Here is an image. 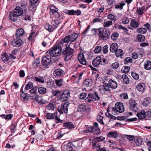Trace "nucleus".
Returning a JSON list of instances; mask_svg holds the SVG:
<instances>
[{
	"mask_svg": "<svg viewBox=\"0 0 151 151\" xmlns=\"http://www.w3.org/2000/svg\"><path fill=\"white\" fill-rule=\"evenodd\" d=\"M23 11L20 6H17L13 11L10 12L9 14V18L11 21L14 22L17 20V17L22 15Z\"/></svg>",
	"mask_w": 151,
	"mask_h": 151,
	"instance_id": "obj_1",
	"label": "nucleus"
},
{
	"mask_svg": "<svg viewBox=\"0 0 151 151\" xmlns=\"http://www.w3.org/2000/svg\"><path fill=\"white\" fill-rule=\"evenodd\" d=\"M63 47H62L60 43L58 45L54 46L50 49L47 52V53L49 54L52 57H55L60 55L61 53L62 49Z\"/></svg>",
	"mask_w": 151,
	"mask_h": 151,
	"instance_id": "obj_2",
	"label": "nucleus"
},
{
	"mask_svg": "<svg viewBox=\"0 0 151 151\" xmlns=\"http://www.w3.org/2000/svg\"><path fill=\"white\" fill-rule=\"evenodd\" d=\"M73 45V44L70 43L68 46H66V48L63 50L62 54L64 55L65 60L67 61L71 58L72 55L73 53L74 49L71 48L70 46Z\"/></svg>",
	"mask_w": 151,
	"mask_h": 151,
	"instance_id": "obj_3",
	"label": "nucleus"
},
{
	"mask_svg": "<svg viewBox=\"0 0 151 151\" xmlns=\"http://www.w3.org/2000/svg\"><path fill=\"white\" fill-rule=\"evenodd\" d=\"M117 87V84L115 81L110 79L109 81V83H105L104 85V89L106 91H110L111 88L115 89Z\"/></svg>",
	"mask_w": 151,
	"mask_h": 151,
	"instance_id": "obj_4",
	"label": "nucleus"
},
{
	"mask_svg": "<svg viewBox=\"0 0 151 151\" xmlns=\"http://www.w3.org/2000/svg\"><path fill=\"white\" fill-rule=\"evenodd\" d=\"M51 56L49 54H47V52L45 55L42 57V65L46 68H48L49 65L52 63Z\"/></svg>",
	"mask_w": 151,
	"mask_h": 151,
	"instance_id": "obj_5",
	"label": "nucleus"
},
{
	"mask_svg": "<svg viewBox=\"0 0 151 151\" xmlns=\"http://www.w3.org/2000/svg\"><path fill=\"white\" fill-rule=\"evenodd\" d=\"M124 111V107L123 104L120 102L116 103L115 105V107L113 108L112 112V114H114V113L117 112L121 113Z\"/></svg>",
	"mask_w": 151,
	"mask_h": 151,
	"instance_id": "obj_6",
	"label": "nucleus"
},
{
	"mask_svg": "<svg viewBox=\"0 0 151 151\" xmlns=\"http://www.w3.org/2000/svg\"><path fill=\"white\" fill-rule=\"evenodd\" d=\"M127 104L132 111L134 112H137L138 111V104L134 100L130 99L129 103H127Z\"/></svg>",
	"mask_w": 151,
	"mask_h": 151,
	"instance_id": "obj_7",
	"label": "nucleus"
},
{
	"mask_svg": "<svg viewBox=\"0 0 151 151\" xmlns=\"http://www.w3.org/2000/svg\"><path fill=\"white\" fill-rule=\"evenodd\" d=\"M70 103L69 102H67L63 104H62L58 106V111L62 114L64 113H67L68 111V107Z\"/></svg>",
	"mask_w": 151,
	"mask_h": 151,
	"instance_id": "obj_8",
	"label": "nucleus"
},
{
	"mask_svg": "<svg viewBox=\"0 0 151 151\" xmlns=\"http://www.w3.org/2000/svg\"><path fill=\"white\" fill-rule=\"evenodd\" d=\"M98 125L97 123L94 122L93 124L94 126L88 127L87 131L89 132L93 133L95 134H100L99 132L100 129L98 127Z\"/></svg>",
	"mask_w": 151,
	"mask_h": 151,
	"instance_id": "obj_9",
	"label": "nucleus"
},
{
	"mask_svg": "<svg viewBox=\"0 0 151 151\" xmlns=\"http://www.w3.org/2000/svg\"><path fill=\"white\" fill-rule=\"evenodd\" d=\"M70 92L68 90H66L63 91L61 94H60V99L61 101L63 102L67 101L70 97Z\"/></svg>",
	"mask_w": 151,
	"mask_h": 151,
	"instance_id": "obj_10",
	"label": "nucleus"
},
{
	"mask_svg": "<svg viewBox=\"0 0 151 151\" xmlns=\"http://www.w3.org/2000/svg\"><path fill=\"white\" fill-rule=\"evenodd\" d=\"M99 39L101 40L107 39L109 37V34L107 30L106 29L103 32L101 31L99 32Z\"/></svg>",
	"mask_w": 151,
	"mask_h": 151,
	"instance_id": "obj_11",
	"label": "nucleus"
},
{
	"mask_svg": "<svg viewBox=\"0 0 151 151\" xmlns=\"http://www.w3.org/2000/svg\"><path fill=\"white\" fill-rule=\"evenodd\" d=\"M65 12L67 14L70 15H73L75 14L77 16H78L81 14V11L79 9H78L76 11H75L73 9L71 10H65Z\"/></svg>",
	"mask_w": 151,
	"mask_h": 151,
	"instance_id": "obj_12",
	"label": "nucleus"
},
{
	"mask_svg": "<svg viewBox=\"0 0 151 151\" xmlns=\"http://www.w3.org/2000/svg\"><path fill=\"white\" fill-rule=\"evenodd\" d=\"M22 42L20 39H15L12 40L11 42L12 45L14 47H19L22 45Z\"/></svg>",
	"mask_w": 151,
	"mask_h": 151,
	"instance_id": "obj_13",
	"label": "nucleus"
},
{
	"mask_svg": "<svg viewBox=\"0 0 151 151\" xmlns=\"http://www.w3.org/2000/svg\"><path fill=\"white\" fill-rule=\"evenodd\" d=\"M70 35H67L65 36L63 39H62L59 43L61 45H62V47H65V46H67V44H64V43L70 42Z\"/></svg>",
	"mask_w": 151,
	"mask_h": 151,
	"instance_id": "obj_14",
	"label": "nucleus"
},
{
	"mask_svg": "<svg viewBox=\"0 0 151 151\" xmlns=\"http://www.w3.org/2000/svg\"><path fill=\"white\" fill-rule=\"evenodd\" d=\"M101 58L99 56L96 57L92 61V64L94 66L97 67L100 64H101Z\"/></svg>",
	"mask_w": 151,
	"mask_h": 151,
	"instance_id": "obj_15",
	"label": "nucleus"
},
{
	"mask_svg": "<svg viewBox=\"0 0 151 151\" xmlns=\"http://www.w3.org/2000/svg\"><path fill=\"white\" fill-rule=\"evenodd\" d=\"M78 59L82 64L83 65L86 64V61L84 58V55L83 53H81L79 54L78 56Z\"/></svg>",
	"mask_w": 151,
	"mask_h": 151,
	"instance_id": "obj_16",
	"label": "nucleus"
},
{
	"mask_svg": "<svg viewBox=\"0 0 151 151\" xmlns=\"http://www.w3.org/2000/svg\"><path fill=\"white\" fill-rule=\"evenodd\" d=\"M145 86L143 83H140L138 84L136 86L137 89L139 91L144 92L145 90Z\"/></svg>",
	"mask_w": 151,
	"mask_h": 151,
	"instance_id": "obj_17",
	"label": "nucleus"
},
{
	"mask_svg": "<svg viewBox=\"0 0 151 151\" xmlns=\"http://www.w3.org/2000/svg\"><path fill=\"white\" fill-rule=\"evenodd\" d=\"M63 73V71L62 69H56L54 71V75L55 77L58 78L60 77Z\"/></svg>",
	"mask_w": 151,
	"mask_h": 151,
	"instance_id": "obj_18",
	"label": "nucleus"
},
{
	"mask_svg": "<svg viewBox=\"0 0 151 151\" xmlns=\"http://www.w3.org/2000/svg\"><path fill=\"white\" fill-rule=\"evenodd\" d=\"M24 35V30L22 28H18L16 31V36L17 37H20Z\"/></svg>",
	"mask_w": 151,
	"mask_h": 151,
	"instance_id": "obj_19",
	"label": "nucleus"
},
{
	"mask_svg": "<svg viewBox=\"0 0 151 151\" xmlns=\"http://www.w3.org/2000/svg\"><path fill=\"white\" fill-rule=\"evenodd\" d=\"M71 143H68L65 144L63 147V150L64 151H72L73 148L72 146Z\"/></svg>",
	"mask_w": 151,
	"mask_h": 151,
	"instance_id": "obj_20",
	"label": "nucleus"
},
{
	"mask_svg": "<svg viewBox=\"0 0 151 151\" xmlns=\"http://www.w3.org/2000/svg\"><path fill=\"white\" fill-rule=\"evenodd\" d=\"M118 48V44L116 43L112 44L110 47V51L111 52H114L117 50Z\"/></svg>",
	"mask_w": 151,
	"mask_h": 151,
	"instance_id": "obj_21",
	"label": "nucleus"
},
{
	"mask_svg": "<svg viewBox=\"0 0 151 151\" xmlns=\"http://www.w3.org/2000/svg\"><path fill=\"white\" fill-rule=\"evenodd\" d=\"M78 110L81 112H89L90 109L86 105L81 104L79 105Z\"/></svg>",
	"mask_w": 151,
	"mask_h": 151,
	"instance_id": "obj_22",
	"label": "nucleus"
},
{
	"mask_svg": "<svg viewBox=\"0 0 151 151\" xmlns=\"http://www.w3.org/2000/svg\"><path fill=\"white\" fill-rule=\"evenodd\" d=\"M2 60L6 63H8L10 61L9 56L6 53H4L1 57Z\"/></svg>",
	"mask_w": 151,
	"mask_h": 151,
	"instance_id": "obj_23",
	"label": "nucleus"
},
{
	"mask_svg": "<svg viewBox=\"0 0 151 151\" xmlns=\"http://www.w3.org/2000/svg\"><path fill=\"white\" fill-rule=\"evenodd\" d=\"M35 99L38 103L41 104H44L46 102V101L42 99V96H36Z\"/></svg>",
	"mask_w": 151,
	"mask_h": 151,
	"instance_id": "obj_24",
	"label": "nucleus"
},
{
	"mask_svg": "<svg viewBox=\"0 0 151 151\" xmlns=\"http://www.w3.org/2000/svg\"><path fill=\"white\" fill-rule=\"evenodd\" d=\"M83 85L87 87L91 86L93 84V81L92 80L86 79L83 81Z\"/></svg>",
	"mask_w": 151,
	"mask_h": 151,
	"instance_id": "obj_25",
	"label": "nucleus"
},
{
	"mask_svg": "<svg viewBox=\"0 0 151 151\" xmlns=\"http://www.w3.org/2000/svg\"><path fill=\"white\" fill-rule=\"evenodd\" d=\"M146 115V112L144 110H142L140 112L138 113L137 116L139 119H142L145 117Z\"/></svg>",
	"mask_w": 151,
	"mask_h": 151,
	"instance_id": "obj_26",
	"label": "nucleus"
},
{
	"mask_svg": "<svg viewBox=\"0 0 151 151\" xmlns=\"http://www.w3.org/2000/svg\"><path fill=\"white\" fill-rule=\"evenodd\" d=\"M71 143L72 146L76 148L80 147L82 146L81 142L78 140L73 142Z\"/></svg>",
	"mask_w": 151,
	"mask_h": 151,
	"instance_id": "obj_27",
	"label": "nucleus"
},
{
	"mask_svg": "<svg viewBox=\"0 0 151 151\" xmlns=\"http://www.w3.org/2000/svg\"><path fill=\"white\" fill-rule=\"evenodd\" d=\"M58 9H55L54 10H53L50 11V14L51 15H54V16L55 17V18H59L60 16L59 13L58 12Z\"/></svg>",
	"mask_w": 151,
	"mask_h": 151,
	"instance_id": "obj_28",
	"label": "nucleus"
},
{
	"mask_svg": "<svg viewBox=\"0 0 151 151\" xmlns=\"http://www.w3.org/2000/svg\"><path fill=\"white\" fill-rule=\"evenodd\" d=\"M119 136L118 133L116 132H108L107 136L108 137L116 138Z\"/></svg>",
	"mask_w": 151,
	"mask_h": 151,
	"instance_id": "obj_29",
	"label": "nucleus"
},
{
	"mask_svg": "<svg viewBox=\"0 0 151 151\" xmlns=\"http://www.w3.org/2000/svg\"><path fill=\"white\" fill-rule=\"evenodd\" d=\"M145 68L147 70L151 69V61L150 60H147L145 62L144 65Z\"/></svg>",
	"mask_w": 151,
	"mask_h": 151,
	"instance_id": "obj_30",
	"label": "nucleus"
},
{
	"mask_svg": "<svg viewBox=\"0 0 151 151\" xmlns=\"http://www.w3.org/2000/svg\"><path fill=\"white\" fill-rule=\"evenodd\" d=\"M64 127L68 129H71L75 127L73 124L71 122L65 123L63 124Z\"/></svg>",
	"mask_w": 151,
	"mask_h": 151,
	"instance_id": "obj_31",
	"label": "nucleus"
},
{
	"mask_svg": "<svg viewBox=\"0 0 151 151\" xmlns=\"http://www.w3.org/2000/svg\"><path fill=\"white\" fill-rule=\"evenodd\" d=\"M23 16H22V19L24 20H31V17L28 13L24 12H23Z\"/></svg>",
	"mask_w": 151,
	"mask_h": 151,
	"instance_id": "obj_32",
	"label": "nucleus"
},
{
	"mask_svg": "<svg viewBox=\"0 0 151 151\" xmlns=\"http://www.w3.org/2000/svg\"><path fill=\"white\" fill-rule=\"evenodd\" d=\"M150 102V98L147 97L145 99L142 104L144 106H147L149 105Z\"/></svg>",
	"mask_w": 151,
	"mask_h": 151,
	"instance_id": "obj_33",
	"label": "nucleus"
},
{
	"mask_svg": "<svg viewBox=\"0 0 151 151\" xmlns=\"http://www.w3.org/2000/svg\"><path fill=\"white\" fill-rule=\"evenodd\" d=\"M78 34L77 33H74L70 35V42H73L75 41L78 37Z\"/></svg>",
	"mask_w": 151,
	"mask_h": 151,
	"instance_id": "obj_34",
	"label": "nucleus"
},
{
	"mask_svg": "<svg viewBox=\"0 0 151 151\" xmlns=\"http://www.w3.org/2000/svg\"><path fill=\"white\" fill-rule=\"evenodd\" d=\"M51 93H52V96H56L58 97L60 95V91H59L57 90H54L52 89L51 91Z\"/></svg>",
	"mask_w": 151,
	"mask_h": 151,
	"instance_id": "obj_35",
	"label": "nucleus"
},
{
	"mask_svg": "<svg viewBox=\"0 0 151 151\" xmlns=\"http://www.w3.org/2000/svg\"><path fill=\"white\" fill-rule=\"evenodd\" d=\"M116 56L117 57H120L122 56L123 54V52L121 49H117L115 52Z\"/></svg>",
	"mask_w": 151,
	"mask_h": 151,
	"instance_id": "obj_36",
	"label": "nucleus"
},
{
	"mask_svg": "<svg viewBox=\"0 0 151 151\" xmlns=\"http://www.w3.org/2000/svg\"><path fill=\"white\" fill-rule=\"evenodd\" d=\"M59 22L58 20H53L51 24L52 26L53 27L54 29H56L58 25L59 24Z\"/></svg>",
	"mask_w": 151,
	"mask_h": 151,
	"instance_id": "obj_37",
	"label": "nucleus"
},
{
	"mask_svg": "<svg viewBox=\"0 0 151 151\" xmlns=\"http://www.w3.org/2000/svg\"><path fill=\"white\" fill-rule=\"evenodd\" d=\"M139 25V24L134 19H132L131 22V26L134 28L137 27Z\"/></svg>",
	"mask_w": 151,
	"mask_h": 151,
	"instance_id": "obj_38",
	"label": "nucleus"
},
{
	"mask_svg": "<svg viewBox=\"0 0 151 151\" xmlns=\"http://www.w3.org/2000/svg\"><path fill=\"white\" fill-rule=\"evenodd\" d=\"M34 80L35 81L39 83H43L44 82V80L43 77L39 76L38 77H35V78Z\"/></svg>",
	"mask_w": 151,
	"mask_h": 151,
	"instance_id": "obj_39",
	"label": "nucleus"
},
{
	"mask_svg": "<svg viewBox=\"0 0 151 151\" xmlns=\"http://www.w3.org/2000/svg\"><path fill=\"white\" fill-rule=\"evenodd\" d=\"M33 86V83L31 82H29V83L26 85L24 88L25 92L27 91L28 90L32 88Z\"/></svg>",
	"mask_w": 151,
	"mask_h": 151,
	"instance_id": "obj_40",
	"label": "nucleus"
},
{
	"mask_svg": "<svg viewBox=\"0 0 151 151\" xmlns=\"http://www.w3.org/2000/svg\"><path fill=\"white\" fill-rule=\"evenodd\" d=\"M122 78L123 80V82L124 83L127 84L129 83V80L127 75L126 74H123L122 75Z\"/></svg>",
	"mask_w": 151,
	"mask_h": 151,
	"instance_id": "obj_41",
	"label": "nucleus"
},
{
	"mask_svg": "<svg viewBox=\"0 0 151 151\" xmlns=\"http://www.w3.org/2000/svg\"><path fill=\"white\" fill-rule=\"evenodd\" d=\"M113 24L112 22L111 21H108L104 22L103 23V25L104 27H108Z\"/></svg>",
	"mask_w": 151,
	"mask_h": 151,
	"instance_id": "obj_42",
	"label": "nucleus"
},
{
	"mask_svg": "<svg viewBox=\"0 0 151 151\" xmlns=\"http://www.w3.org/2000/svg\"><path fill=\"white\" fill-rule=\"evenodd\" d=\"M38 92L39 93L43 94L47 92L46 89L44 87H40L38 89Z\"/></svg>",
	"mask_w": 151,
	"mask_h": 151,
	"instance_id": "obj_43",
	"label": "nucleus"
},
{
	"mask_svg": "<svg viewBox=\"0 0 151 151\" xmlns=\"http://www.w3.org/2000/svg\"><path fill=\"white\" fill-rule=\"evenodd\" d=\"M45 28L50 32H52L54 29L53 27L50 25L49 24H47L45 26Z\"/></svg>",
	"mask_w": 151,
	"mask_h": 151,
	"instance_id": "obj_44",
	"label": "nucleus"
},
{
	"mask_svg": "<svg viewBox=\"0 0 151 151\" xmlns=\"http://www.w3.org/2000/svg\"><path fill=\"white\" fill-rule=\"evenodd\" d=\"M137 32L144 34L147 32V30L145 28H140L137 29Z\"/></svg>",
	"mask_w": 151,
	"mask_h": 151,
	"instance_id": "obj_45",
	"label": "nucleus"
},
{
	"mask_svg": "<svg viewBox=\"0 0 151 151\" xmlns=\"http://www.w3.org/2000/svg\"><path fill=\"white\" fill-rule=\"evenodd\" d=\"M107 18L113 22H115L116 20V17L112 14H109L107 16Z\"/></svg>",
	"mask_w": 151,
	"mask_h": 151,
	"instance_id": "obj_46",
	"label": "nucleus"
},
{
	"mask_svg": "<svg viewBox=\"0 0 151 151\" xmlns=\"http://www.w3.org/2000/svg\"><path fill=\"white\" fill-rule=\"evenodd\" d=\"M137 39L138 41L140 42L144 41L145 39V36L142 35H138L137 36Z\"/></svg>",
	"mask_w": 151,
	"mask_h": 151,
	"instance_id": "obj_47",
	"label": "nucleus"
},
{
	"mask_svg": "<svg viewBox=\"0 0 151 151\" xmlns=\"http://www.w3.org/2000/svg\"><path fill=\"white\" fill-rule=\"evenodd\" d=\"M125 5L124 3H119L115 6V8L116 9H119L120 10L123 9V6Z\"/></svg>",
	"mask_w": 151,
	"mask_h": 151,
	"instance_id": "obj_48",
	"label": "nucleus"
},
{
	"mask_svg": "<svg viewBox=\"0 0 151 151\" xmlns=\"http://www.w3.org/2000/svg\"><path fill=\"white\" fill-rule=\"evenodd\" d=\"M144 9V7H139L137 8V12L138 14L141 15L143 13V10Z\"/></svg>",
	"mask_w": 151,
	"mask_h": 151,
	"instance_id": "obj_49",
	"label": "nucleus"
},
{
	"mask_svg": "<svg viewBox=\"0 0 151 151\" xmlns=\"http://www.w3.org/2000/svg\"><path fill=\"white\" fill-rule=\"evenodd\" d=\"M142 142V139L141 138H138L136 140L135 143L137 146H140L141 145Z\"/></svg>",
	"mask_w": 151,
	"mask_h": 151,
	"instance_id": "obj_50",
	"label": "nucleus"
},
{
	"mask_svg": "<svg viewBox=\"0 0 151 151\" xmlns=\"http://www.w3.org/2000/svg\"><path fill=\"white\" fill-rule=\"evenodd\" d=\"M47 109L49 110H54L55 109V107L53 105V104L52 103H49L47 106Z\"/></svg>",
	"mask_w": 151,
	"mask_h": 151,
	"instance_id": "obj_51",
	"label": "nucleus"
},
{
	"mask_svg": "<svg viewBox=\"0 0 151 151\" xmlns=\"http://www.w3.org/2000/svg\"><path fill=\"white\" fill-rule=\"evenodd\" d=\"M55 115L54 114L47 113L46 118L49 119H52L55 117Z\"/></svg>",
	"mask_w": 151,
	"mask_h": 151,
	"instance_id": "obj_52",
	"label": "nucleus"
},
{
	"mask_svg": "<svg viewBox=\"0 0 151 151\" xmlns=\"http://www.w3.org/2000/svg\"><path fill=\"white\" fill-rule=\"evenodd\" d=\"M55 83L56 85L58 86H60L62 85L63 80L62 79L59 80H55Z\"/></svg>",
	"mask_w": 151,
	"mask_h": 151,
	"instance_id": "obj_53",
	"label": "nucleus"
},
{
	"mask_svg": "<svg viewBox=\"0 0 151 151\" xmlns=\"http://www.w3.org/2000/svg\"><path fill=\"white\" fill-rule=\"evenodd\" d=\"M119 36V34L117 32L113 33L111 36V39L113 40L117 39Z\"/></svg>",
	"mask_w": 151,
	"mask_h": 151,
	"instance_id": "obj_54",
	"label": "nucleus"
},
{
	"mask_svg": "<svg viewBox=\"0 0 151 151\" xmlns=\"http://www.w3.org/2000/svg\"><path fill=\"white\" fill-rule=\"evenodd\" d=\"M101 47L99 46H96L95 49L94 50V51L95 53H99L101 52Z\"/></svg>",
	"mask_w": 151,
	"mask_h": 151,
	"instance_id": "obj_55",
	"label": "nucleus"
},
{
	"mask_svg": "<svg viewBox=\"0 0 151 151\" xmlns=\"http://www.w3.org/2000/svg\"><path fill=\"white\" fill-rule=\"evenodd\" d=\"M40 64V61L39 59H37L33 63V66L34 68H36Z\"/></svg>",
	"mask_w": 151,
	"mask_h": 151,
	"instance_id": "obj_56",
	"label": "nucleus"
},
{
	"mask_svg": "<svg viewBox=\"0 0 151 151\" xmlns=\"http://www.w3.org/2000/svg\"><path fill=\"white\" fill-rule=\"evenodd\" d=\"M93 148L95 149L96 151H99L101 149L100 147L98 144L96 143L94 144V142H93Z\"/></svg>",
	"mask_w": 151,
	"mask_h": 151,
	"instance_id": "obj_57",
	"label": "nucleus"
},
{
	"mask_svg": "<svg viewBox=\"0 0 151 151\" xmlns=\"http://www.w3.org/2000/svg\"><path fill=\"white\" fill-rule=\"evenodd\" d=\"M88 96L89 97V98H90L91 100L92 101H95L96 100V99L94 94H93L92 93H89L88 95Z\"/></svg>",
	"mask_w": 151,
	"mask_h": 151,
	"instance_id": "obj_58",
	"label": "nucleus"
},
{
	"mask_svg": "<svg viewBox=\"0 0 151 151\" xmlns=\"http://www.w3.org/2000/svg\"><path fill=\"white\" fill-rule=\"evenodd\" d=\"M124 63L125 64H127L129 63H132V60L131 58L127 57L124 60Z\"/></svg>",
	"mask_w": 151,
	"mask_h": 151,
	"instance_id": "obj_59",
	"label": "nucleus"
},
{
	"mask_svg": "<svg viewBox=\"0 0 151 151\" xmlns=\"http://www.w3.org/2000/svg\"><path fill=\"white\" fill-rule=\"evenodd\" d=\"M21 99L23 101H26L27 100V97L26 94L22 93L20 96Z\"/></svg>",
	"mask_w": 151,
	"mask_h": 151,
	"instance_id": "obj_60",
	"label": "nucleus"
},
{
	"mask_svg": "<svg viewBox=\"0 0 151 151\" xmlns=\"http://www.w3.org/2000/svg\"><path fill=\"white\" fill-rule=\"evenodd\" d=\"M119 64L118 62H115L113 63L111 65V67L114 69H116L119 67Z\"/></svg>",
	"mask_w": 151,
	"mask_h": 151,
	"instance_id": "obj_61",
	"label": "nucleus"
},
{
	"mask_svg": "<svg viewBox=\"0 0 151 151\" xmlns=\"http://www.w3.org/2000/svg\"><path fill=\"white\" fill-rule=\"evenodd\" d=\"M87 96V94L86 93L84 92H82L79 95V98L81 99H83L85 98Z\"/></svg>",
	"mask_w": 151,
	"mask_h": 151,
	"instance_id": "obj_62",
	"label": "nucleus"
},
{
	"mask_svg": "<svg viewBox=\"0 0 151 151\" xmlns=\"http://www.w3.org/2000/svg\"><path fill=\"white\" fill-rule=\"evenodd\" d=\"M121 98L124 99H128V96L126 93H122L120 95Z\"/></svg>",
	"mask_w": 151,
	"mask_h": 151,
	"instance_id": "obj_63",
	"label": "nucleus"
},
{
	"mask_svg": "<svg viewBox=\"0 0 151 151\" xmlns=\"http://www.w3.org/2000/svg\"><path fill=\"white\" fill-rule=\"evenodd\" d=\"M122 21L123 24H127L129 22V19L127 17H124L122 19Z\"/></svg>",
	"mask_w": 151,
	"mask_h": 151,
	"instance_id": "obj_64",
	"label": "nucleus"
}]
</instances>
